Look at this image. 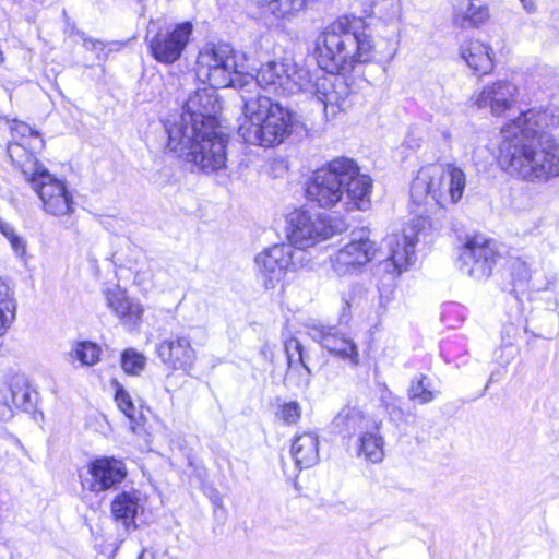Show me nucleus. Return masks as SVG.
<instances>
[{"mask_svg": "<svg viewBox=\"0 0 559 559\" xmlns=\"http://www.w3.org/2000/svg\"><path fill=\"white\" fill-rule=\"evenodd\" d=\"M524 10L527 12V13H533L535 12L536 10V5H535V2L533 0H520Z\"/></svg>", "mask_w": 559, "mask_h": 559, "instance_id": "nucleus-45", "label": "nucleus"}, {"mask_svg": "<svg viewBox=\"0 0 559 559\" xmlns=\"http://www.w3.org/2000/svg\"><path fill=\"white\" fill-rule=\"evenodd\" d=\"M318 63L328 73H348L358 63L389 61L394 57V44L373 41L365 31L359 32L347 17L330 24L318 39Z\"/></svg>", "mask_w": 559, "mask_h": 559, "instance_id": "nucleus-3", "label": "nucleus"}, {"mask_svg": "<svg viewBox=\"0 0 559 559\" xmlns=\"http://www.w3.org/2000/svg\"><path fill=\"white\" fill-rule=\"evenodd\" d=\"M12 250L15 252V254L20 258H23L26 253V243L23 240L22 237H20L17 234H15L10 240H9Z\"/></svg>", "mask_w": 559, "mask_h": 559, "instance_id": "nucleus-40", "label": "nucleus"}, {"mask_svg": "<svg viewBox=\"0 0 559 559\" xmlns=\"http://www.w3.org/2000/svg\"><path fill=\"white\" fill-rule=\"evenodd\" d=\"M142 510L139 493L134 490L118 493L110 504L111 514L126 531L135 530V518Z\"/></svg>", "mask_w": 559, "mask_h": 559, "instance_id": "nucleus-22", "label": "nucleus"}, {"mask_svg": "<svg viewBox=\"0 0 559 559\" xmlns=\"http://www.w3.org/2000/svg\"><path fill=\"white\" fill-rule=\"evenodd\" d=\"M371 190L370 176L361 174L354 159L337 157L313 173L306 197L324 209L340 205L347 212L365 211L370 205Z\"/></svg>", "mask_w": 559, "mask_h": 559, "instance_id": "nucleus-4", "label": "nucleus"}, {"mask_svg": "<svg viewBox=\"0 0 559 559\" xmlns=\"http://www.w3.org/2000/svg\"><path fill=\"white\" fill-rule=\"evenodd\" d=\"M301 416L300 404L296 401L284 403L278 412L277 417L286 425L296 424Z\"/></svg>", "mask_w": 559, "mask_h": 559, "instance_id": "nucleus-39", "label": "nucleus"}, {"mask_svg": "<svg viewBox=\"0 0 559 559\" xmlns=\"http://www.w3.org/2000/svg\"><path fill=\"white\" fill-rule=\"evenodd\" d=\"M264 13L290 21L306 10L309 0H255Z\"/></svg>", "mask_w": 559, "mask_h": 559, "instance_id": "nucleus-25", "label": "nucleus"}, {"mask_svg": "<svg viewBox=\"0 0 559 559\" xmlns=\"http://www.w3.org/2000/svg\"><path fill=\"white\" fill-rule=\"evenodd\" d=\"M307 334L329 353L348 360L353 367L359 365V352L356 343L336 326L312 324L308 326Z\"/></svg>", "mask_w": 559, "mask_h": 559, "instance_id": "nucleus-17", "label": "nucleus"}, {"mask_svg": "<svg viewBox=\"0 0 559 559\" xmlns=\"http://www.w3.org/2000/svg\"><path fill=\"white\" fill-rule=\"evenodd\" d=\"M242 68V64L237 63L229 45L207 46L199 52L195 75L212 87H234L240 91L242 80H249V84L254 85L250 73L243 72Z\"/></svg>", "mask_w": 559, "mask_h": 559, "instance_id": "nucleus-9", "label": "nucleus"}, {"mask_svg": "<svg viewBox=\"0 0 559 559\" xmlns=\"http://www.w3.org/2000/svg\"><path fill=\"white\" fill-rule=\"evenodd\" d=\"M466 187L465 173L453 164L421 167L411 185V199L417 205L447 207L456 204Z\"/></svg>", "mask_w": 559, "mask_h": 559, "instance_id": "nucleus-5", "label": "nucleus"}, {"mask_svg": "<svg viewBox=\"0 0 559 559\" xmlns=\"http://www.w3.org/2000/svg\"><path fill=\"white\" fill-rule=\"evenodd\" d=\"M309 259L307 252L290 245H275L255 255L254 263L265 288H274L288 271L302 267Z\"/></svg>", "mask_w": 559, "mask_h": 559, "instance_id": "nucleus-10", "label": "nucleus"}, {"mask_svg": "<svg viewBox=\"0 0 559 559\" xmlns=\"http://www.w3.org/2000/svg\"><path fill=\"white\" fill-rule=\"evenodd\" d=\"M107 307L117 316L120 322L134 330L141 322L144 309L142 305L130 298L126 290L115 285L104 290Z\"/></svg>", "mask_w": 559, "mask_h": 559, "instance_id": "nucleus-20", "label": "nucleus"}, {"mask_svg": "<svg viewBox=\"0 0 559 559\" xmlns=\"http://www.w3.org/2000/svg\"><path fill=\"white\" fill-rule=\"evenodd\" d=\"M376 253V242L369 239L366 231L353 233L352 240L330 255L331 267L338 277L357 275Z\"/></svg>", "mask_w": 559, "mask_h": 559, "instance_id": "nucleus-13", "label": "nucleus"}, {"mask_svg": "<svg viewBox=\"0 0 559 559\" xmlns=\"http://www.w3.org/2000/svg\"><path fill=\"white\" fill-rule=\"evenodd\" d=\"M287 237L289 243L296 250L306 252L307 248L332 237L334 227L324 215L313 214L306 210H295L287 218Z\"/></svg>", "mask_w": 559, "mask_h": 559, "instance_id": "nucleus-11", "label": "nucleus"}, {"mask_svg": "<svg viewBox=\"0 0 559 559\" xmlns=\"http://www.w3.org/2000/svg\"><path fill=\"white\" fill-rule=\"evenodd\" d=\"M83 38V41H84V46L85 48L87 49H92V50H103L104 49V44L100 41V40H95V39H92V38H87L85 36H82Z\"/></svg>", "mask_w": 559, "mask_h": 559, "instance_id": "nucleus-43", "label": "nucleus"}, {"mask_svg": "<svg viewBox=\"0 0 559 559\" xmlns=\"http://www.w3.org/2000/svg\"><path fill=\"white\" fill-rule=\"evenodd\" d=\"M23 151V145L12 144L8 146L7 153L38 194L44 212L55 217L72 214L75 210L74 201L66 183L49 174L33 155L26 154V163L17 160Z\"/></svg>", "mask_w": 559, "mask_h": 559, "instance_id": "nucleus-6", "label": "nucleus"}, {"mask_svg": "<svg viewBox=\"0 0 559 559\" xmlns=\"http://www.w3.org/2000/svg\"><path fill=\"white\" fill-rule=\"evenodd\" d=\"M284 349L287 359V367H289V358H292V365H298L307 360V355L305 353L304 346L295 337H290L285 341Z\"/></svg>", "mask_w": 559, "mask_h": 559, "instance_id": "nucleus-38", "label": "nucleus"}, {"mask_svg": "<svg viewBox=\"0 0 559 559\" xmlns=\"http://www.w3.org/2000/svg\"><path fill=\"white\" fill-rule=\"evenodd\" d=\"M306 71L290 61H270L257 74L250 73L254 85L242 80L240 97L243 120L238 133L248 144L273 147L282 144L297 123L295 112L259 92V87L296 94L307 88Z\"/></svg>", "mask_w": 559, "mask_h": 559, "instance_id": "nucleus-1", "label": "nucleus"}, {"mask_svg": "<svg viewBox=\"0 0 559 559\" xmlns=\"http://www.w3.org/2000/svg\"><path fill=\"white\" fill-rule=\"evenodd\" d=\"M16 301L9 285L0 278V336L4 335L15 318Z\"/></svg>", "mask_w": 559, "mask_h": 559, "instance_id": "nucleus-29", "label": "nucleus"}, {"mask_svg": "<svg viewBox=\"0 0 559 559\" xmlns=\"http://www.w3.org/2000/svg\"><path fill=\"white\" fill-rule=\"evenodd\" d=\"M0 233L10 240L16 233L14 227L0 217Z\"/></svg>", "mask_w": 559, "mask_h": 559, "instance_id": "nucleus-42", "label": "nucleus"}, {"mask_svg": "<svg viewBox=\"0 0 559 559\" xmlns=\"http://www.w3.org/2000/svg\"><path fill=\"white\" fill-rule=\"evenodd\" d=\"M100 348L92 342H79L69 353V360H78L81 366H93L99 361Z\"/></svg>", "mask_w": 559, "mask_h": 559, "instance_id": "nucleus-33", "label": "nucleus"}, {"mask_svg": "<svg viewBox=\"0 0 559 559\" xmlns=\"http://www.w3.org/2000/svg\"><path fill=\"white\" fill-rule=\"evenodd\" d=\"M386 241L390 255L377 264L374 274H383L388 280L393 281L406 271L408 265L414 263L417 239L414 236L403 234L392 235Z\"/></svg>", "mask_w": 559, "mask_h": 559, "instance_id": "nucleus-16", "label": "nucleus"}, {"mask_svg": "<svg viewBox=\"0 0 559 559\" xmlns=\"http://www.w3.org/2000/svg\"><path fill=\"white\" fill-rule=\"evenodd\" d=\"M352 290L353 295H350L348 299H345L347 306H350L352 304L356 302L357 298H361L366 293L364 286L359 284L353 285Z\"/></svg>", "mask_w": 559, "mask_h": 559, "instance_id": "nucleus-41", "label": "nucleus"}, {"mask_svg": "<svg viewBox=\"0 0 559 559\" xmlns=\"http://www.w3.org/2000/svg\"><path fill=\"white\" fill-rule=\"evenodd\" d=\"M500 258L496 241L480 235L469 237L461 249V270L468 276L483 281L492 274Z\"/></svg>", "mask_w": 559, "mask_h": 559, "instance_id": "nucleus-12", "label": "nucleus"}, {"mask_svg": "<svg viewBox=\"0 0 559 559\" xmlns=\"http://www.w3.org/2000/svg\"><path fill=\"white\" fill-rule=\"evenodd\" d=\"M167 148L191 164L193 168L204 174H212L226 166V148L229 139L218 130V127L212 128L211 131L200 128L193 133L185 132L178 145L173 143V134L167 133Z\"/></svg>", "mask_w": 559, "mask_h": 559, "instance_id": "nucleus-7", "label": "nucleus"}, {"mask_svg": "<svg viewBox=\"0 0 559 559\" xmlns=\"http://www.w3.org/2000/svg\"><path fill=\"white\" fill-rule=\"evenodd\" d=\"M13 411L12 407L7 403H0V419L8 420L12 417Z\"/></svg>", "mask_w": 559, "mask_h": 559, "instance_id": "nucleus-44", "label": "nucleus"}, {"mask_svg": "<svg viewBox=\"0 0 559 559\" xmlns=\"http://www.w3.org/2000/svg\"><path fill=\"white\" fill-rule=\"evenodd\" d=\"M139 559H145V552L143 551Z\"/></svg>", "mask_w": 559, "mask_h": 559, "instance_id": "nucleus-47", "label": "nucleus"}, {"mask_svg": "<svg viewBox=\"0 0 559 559\" xmlns=\"http://www.w3.org/2000/svg\"><path fill=\"white\" fill-rule=\"evenodd\" d=\"M489 16L488 9L485 5L473 3L471 0H464L454 8L453 21L460 27L478 26L487 21Z\"/></svg>", "mask_w": 559, "mask_h": 559, "instance_id": "nucleus-26", "label": "nucleus"}, {"mask_svg": "<svg viewBox=\"0 0 559 559\" xmlns=\"http://www.w3.org/2000/svg\"><path fill=\"white\" fill-rule=\"evenodd\" d=\"M146 365V358L134 348H128L121 354V367L128 374H140Z\"/></svg>", "mask_w": 559, "mask_h": 559, "instance_id": "nucleus-35", "label": "nucleus"}, {"mask_svg": "<svg viewBox=\"0 0 559 559\" xmlns=\"http://www.w3.org/2000/svg\"><path fill=\"white\" fill-rule=\"evenodd\" d=\"M190 22L175 25L173 28H160L146 40L153 58L164 64H173L180 59L192 35Z\"/></svg>", "mask_w": 559, "mask_h": 559, "instance_id": "nucleus-14", "label": "nucleus"}, {"mask_svg": "<svg viewBox=\"0 0 559 559\" xmlns=\"http://www.w3.org/2000/svg\"><path fill=\"white\" fill-rule=\"evenodd\" d=\"M127 468L115 457H99L92 461L84 474L80 475L82 488L93 493L116 489L126 478Z\"/></svg>", "mask_w": 559, "mask_h": 559, "instance_id": "nucleus-15", "label": "nucleus"}, {"mask_svg": "<svg viewBox=\"0 0 559 559\" xmlns=\"http://www.w3.org/2000/svg\"><path fill=\"white\" fill-rule=\"evenodd\" d=\"M115 401L119 409L129 418L131 429L135 431V425L139 424V418L136 417V408L131 400L130 394L123 389V386L119 384L116 389Z\"/></svg>", "mask_w": 559, "mask_h": 559, "instance_id": "nucleus-36", "label": "nucleus"}, {"mask_svg": "<svg viewBox=\"0 0 559 559\" xmlns=\"http://www.w3.org/2000/svg\"><path fill=\"white\" fill-rule=\"evenodd\" d=\"M364 419L359 408L346 406L334 417L332 425L340 433L350 436L361 428Z\"/></svg>", "mask_w": 559, "mask_h": 559, "instance_id": "nucleus-27", "label": "nucleus"}, {"mask_svg": "<svg viewBox=\"0 0 559 559\" xmlns=\"http://www.w3.org/2000/svg\"><path fill=\"white\" fill-rule=\"evenodd\" d=\"M163 365L170 371L189 373L197 360L191 340L186 335H176L162 341L155 349Z\"/></svg>", "mask_w": 559, "mask_h": 559, "instance_id": "nucleus-18", "label": "nucleus"}, {"mask_svg": "<svg viewBox=\"0 0 559 559\" xmlns=\"http://www.w3.org/2000/svg\"><path fill=\"white\" fill-rule=\"evenodd\" d=\"M295 464L300 469L309 468L319 461V439L316 433L305 432L295 438L290 449Z\"/></svg>", "mask_w": 559, "mask_h": 559, "instance_id": "nucleus-24", "label": "nucleus"}, {"mask_svg": "<svg viewBox=\"0 0 559 559\" xmlns=\"http://www.w3.org/2000/svg\"><path fill=\"white\" fill-rule=\"evenodd\" d=\"M548 120L530 109L502 127L499 164L511 176L535 183L559 177V142Z\"/></svg>", "mask_w": 559, "mask_h": 559, "instance_id": "nucleus-2", "label": "nucleus"}, {"mask_svg": "<svg viewBox=\"0 0 559 559\" xmlns=\"http://www.w3.org/2000/svg\"><path fill=\"white\" fill-rule=\"evenodd\" d=\"M359 455L372 463L381 462L383 452V440L376 433L366 432L360 437Z\"/></svg>", "mask_w": 559, "mask_h": 559, "instance_id": "nucleus-32", "label": "nucleus"}, {"mask_svg": "<svg viewBox=\"0 0 559 559\" xmlns=\"http://www.w3.org/2000/svg\"><path fill=\"white\" fill-rule=\"evenodd\" d=\"M217 87L211 85L198 88L186 100L182 112L167 119L164 123L166 133L173 134V143L178 145L185 136V132L193 133L194 130L205 128L211 131L219 127L217 115L222 109L216 94Z\"/></svg>", "mask_w": 559, "mask_h": 559, "instance_id": "nucleus-8", "label": "nucleus"}, {"mask_svg": "<svg viewBox=\"0 0 559 559\" xmlns=\"http://www.w3.org/2000/svg\"><path fill=\"white\" fill-rule=\"evenodd\" d=\"M11 130L13 132L14 138L20 136L22 140L29 138V140L34 142V143H29V142L19 143V145H23L24 151L22 152L21 156L16 158L17 160L26 163V154L34 156L33 153H29L26 150L25 145H29L32 147V150H34V151L40 150L44 146V141L39 136V133L37 131H35L34 129H32L27 123L14 120L12 123ZM12 144L13 143H10L9 146ZM14 144H17V142H15Z\"/></svg>", "mask_w": 559, "mask_h": 559, "instance_id": "nucleus-31", "label": "nucleus"}, {"mask_svg": "<svg viewBox=\"0 0 559 559\" xmlns=\"http://www.w3.org/2000/svg\"><path fill=\"white\" fill-rule=\"evenodd\" d=\"M461 57L477 74H487L492 70L491 49L479 40H468L461 46Z\"/></svg>", "mask_w": 559, "mask_h": 559, "instance_id": "nucleus-23", "label": "nucleus"}, {"mask_svg": "<svg viewBox=\"0 0 559 559\" xmlns=\"http://www.w3.org/2000/svg\"><path fill=\"white\" fill-rule=\"evenodd\" d=\"M518 87L510 81L499 80L484 86L475 97L478 108H489L493 116H502L516 103Z\"/></svg>", "mask_w": 559, "mask_h": 559, "instance_id": "nucleus-19", "label": "nucleus"}, {"mask_svg": "<svg viewBox=\"0 0 559 559\" xmlns=\"http://www.w3.org/2000/svg\"><path fill=\"white\" fill-rule=\"evenodd\" d=\"M266 349H267V346L265 345V346L262 348V350H261L262 355L266 356V354H267V350H266Z\"/></svg>", "mask_w": 559, "mask_h": 559, "instance_id": "nucleus-46", "label": "nucleus"}, {"mask_svg": "<svg viewBox=\"0 0 559 559\" xmlns=\"http://www.w3.org/2000/svg\"><path fill=\"white\" fill-rule=\"evenodd\" d=\"M510 271L515 287H525L532 277L528 264L520 258L510 261Z\"/></svg>", "mask_w": 559, "mask_h": 559, "instance_id": "nucleus-37", "label": "nucleus"}, {"mask_svg": "<svg viewBox=\"0 0 559 559\" xmlns=\"http://www.w3.org/2000/svg\"><path fill=\"white\" fill-rule=\"evenodd\" d=\"M352 90L345 79L341 75L322 78L317 83V97L324 104L337 110H345L349 106Z\"/></svg>", "mask_w": 559, "mask_h": 559, "instance_id": "nucleus-21", "label": "nucleus"}, {"mask_svg": "<svg viewBox=\"0 0 559 559\" xmlns=\"http://www.w3.org/2000/svg\"><path fill=\"white\" fill-rule=\"evenodd\" d=\"M408 397L412 401H417L420 404H427L433 401L435 393L431 390L429 379L425 374L412 380L408 388Z\"/></svg>", "mask_w": 559, "mask_h": 559, "instance_id": "nucleus-34", "label": "nucleus"}, {"mask_svg": "<svg viewBox=\"0 0 559 559\" xmlns=\"http://www.w3.org/2000/svg\"><path fill=\"white\" fill-rule=\"evenodd\" d=\"M10 396L12 404L24 412L34 409L38 394L32 390L28 383L23 379H17L11 384Z\"/></svg>", "mask_w": 559, "mask_h": 559, "instance_id": "nucleus-28", "label": "nucleus"}, {"mask_svg": "<svg viewBox=\"0 0 559 559\" xmlns=\"http://www.w3.org/2000/svg\"><path fill=\"white\" fill-rule=\"evenodd\" d=\"M312 376L307 360L298 365H292V358H289V367H287L284 382L287 388L306 391L310 386Z\"/></svg>", "mask_w": 559, "mask_h": 559, "instance_id": "nucleus-30", "label": "nucleus"}]
</instances>
